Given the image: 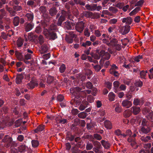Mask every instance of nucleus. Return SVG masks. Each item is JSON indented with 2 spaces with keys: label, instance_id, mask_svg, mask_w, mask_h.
I'll list each match as a JSON object with an SVG mask.
<instances>
[{
  "label": "nucleus",
  "instance_id": "58",
  "mask_svg": "<svg viewBox=\"0 0 153 153\" xmlns=\"http://www.w3.org/2000/svg\"><path fill=\"white\" fill-rule=\"evenodd\" d=\"M126 88V86L124 84L121 85L119 87V88L121 91H125Z\"/></svg>",
  "mask_w": 153,
  "mask_h": 153
},
{
  "label": "nucleus",
  "instance_id": "53",
  "mask_svg": "<svg viewBox=\"0 0 153 153\" xmlns=\"http://www.w3.org/2000/svg\"><path fill=\"white\" fill-rule=\"evenodd\" d=\"M50 56V53H48L46 54L43 55L42 56V58L45 59L47 60L49 59Z\"/></svg>",
  "mask_w": 153,
  "mask_h": 153
},
{
  "label": "nucleus",
  "instance_id": "49",
  "mask_svg": "<svg viewBox=\"0 0 153 153\" xmlns=\"http://www.w3.org/2000/svg\"><path fill=\"white\" fill-rule=\"evenodd\" d=\"M94 34L96 37H99L101 35L100 31L98 30H95L94 32Z\"/></svg>",
  "mask_w": 153,
  "mask_h": 153
},
{
  "label": "nucleus",
  "instance_id": "35",
  "mask_svg": "<svg viewBox=\"0 0 153 153\" xmlns=\"http://www.w3.org/2000/svg\"><path fill=\"white\" fill-rule=\"evenodd\" d=\"M45 126L43 125H41L39 126L35 130V131L37 133L38 131H42L44 129Z\"/></svg>",
  "mask_w": 153,
  "mask_h": 153
},
{
  "label": "nucleus",
  "instance_id": "45",
  "mask_svg": "<svg viewBox=\"0 0 153 153\" xmlns=\"http://www.w3.org/2000/svg\"><path fill=\"white\" fill-rule=\"evenodd\" d=\"M53 80V78L51 76H48L47 78V82L48 84H50L52 83Z\"/></svg>",
  "mask_w": 153,
  "mask_h": 153
},
{
  "label": "nucleus",
  "instance_id": "32",
  "mask_svg": "<svg viewBox=\"0 0 153 153\" xmlns=\"http://www.w3.org/2000/svg\"><path fill=\"white\" fill-rule=\"evenodd\" d=\"M31 142L32 145L33 147H36L39 146V143L38 141L36 140H33Z\"/></svg>",
  "mask_w": 153,
  "mask_h": 153
},
{
  "label": "nucleus",
  "instance_id": "34",
  "mask_svg": "<svg viewBox=\"0 0 153 153\" xmlns=\"http://www.w3.org/2000/svg\"><path fill=\"white\" fill-rule=\"evenodd\" d=\"M77 77L79 79H80L82 81L84 80L86 78L85 75L84 74H78Z\"/></svg>",
  "mask_w": 153,
  "mask_h": 153
},
{
  "label": "nucleus",
  "instance_id": "4",
  "mask_svg": "<svg viewBox=\"0 0 153 153\" xmlns=\"http://www.w3.org/2000/svg\"><path fill=\"white\" fill-rule=\"evenodd\" d=\"M15 55L17 59L20 61H23L24 59L23 55L22 54V50H15Z\"/></svg>",
  "mask_w": 153,
  "mask_h": 153
},
{
  "label": "nucleus",
  "instance_id": "40",
  "mask_svg": "<svg viewBox=\"0 0 153 153\" xmlns=\"http://www.w3.org/2000/svg\"><path fill=\"white\" fill-rule=\"evenodd\" d=\"M66 69V66L64 64H62L60 68H59V70L60 72L61 73H63L65 71Z\"/></svg>",
  "mask_w": 153,
  "mask_h": 153
},
{
  "label": "nucleus",
  "instance_id": "60",
  "mask_svg": "<svg viewBox=\"0 0 153 153\" xmlns=\"http://www.w3.org/2000/svg\"><path fill=\"white\" fill-rule=\"evenodd\" d=\"M143 3V0H140L135 4V6H139L142 5Z\"/></svg>",
  "mask_w": 153,
  "mask_h": 153
},
{
  "label": "nucleus",
  "instance_id": "64",
  "mask_svg": "<svg viewBox=\"0 0 153 153\" xmlns=\"http://www.w3.org/2000/svg\"><path fill=\"white\" fill-rule=\"evenodd\" d=\"M124 5V3H118L117 5V7L119 8L120 9H122Z\"/></svg>",
  "mask_w": 153,
  "mask_h": 153
},
{
  "label": "nucleus",
  "instance_id": "3",
  "mask_svg": "<svg viewBox=\"0 0 153 153\" xmlns=\"http://www.w3.org/2000/svg\"><path fill=\"white\" fill-rule=\"evenodd\" d=\"M84 28V23L82 21L78 22L76 25V30L79 33H82Z\"/></svg>",
  "mask_w": 153,
  "mask_h": 153
},
{
  "label": "nucleus",
  "instance_id": "57",
  "mask_svg": "<svg viewBox=\"0 0 153 153\" xmlns=\"http://www.w3.org/2000/svg\"><path fill=\"white\" fill-rule=\"evenodd\" d=\"M91 55L92 58H94L95 59H99L100 58V56L97 54H94L93 53L91 54Z\"/></svg>",
  "mask_w": 153,
  "mask_h": 153
},
{
  "label": "nucleus",
  "instance_id": "41",
  "mask_svg": "<svg viewBox=\"0 0 153 153\" xmlns=\"http://www.w3.org/2000/svg\"><path fill=\"white\" fill-rule=\"evenodd\" d=\"M93 147L92 144L88 142L87 143L86 146V149L87 150H90Z\"/></svg>",
  "mask_w": 153,
  "mask_h": 153
},
{
  "label": "nucleus",
  "instance_id": "48",
  "mask_svg": "<svg viewBox=\"0 0 153 153\" xmlns=\"http://www.w3.org/2000/svg\"><path fill=\"white\" fill-rule=\"evenodd\" d=\"M78 117L81 118H84L86 116V114L84 112H82L78 114Z\"/></svg>",
  "mask_w": 153,
  "mask_h": 153
},
{
  "label": "nucleus",
  "instance_id": "62",
  "mask_svg": "<svg viewBox=\"0 0 153 153\" xmlns=\"http://www.w3.org/2000/svg\"><path fill=\"white\" fill-rule=\"evenodd\" d=\"M42 30V29L40 26H38L36 27L35 31L37 33H40L41 32Z\"/></svg>",
  "mask_w": 153,
  "mask_h": 153
},
{
  "label": "nucleus",
  "instance_id": "10",
  "mask_svg": "<svg viewBox=\"0 0 153 153\" xmlns=\"http://www.w3.org/2000/svg\"><path fill=\"white\" fill-rule=\"evenodd\" d=\"M121 20L123 23H125L127 25H130L132 21V19L130 16L123 18Z\"/></svg>",
  "mask_w": 153,
  "mask_h": 153
},
{
  "label": "nucleus",
  "instance_id": "59",
  "mask_svg": "<svg viewBox=\"0 0 153 153\" xmlns=\"http://www.w3.org/2000/svg\"><path fill=\"white\" fill-rule=\"evenodd\" d=\"M144 147L147 149H149L151 146V143H146L144 145Z\"/></svg>",
  "mask_w": 153,
  "mask_h": 153
},
{
  "label": "nucleus",
  "instance_id": "38",
  "mask_svg": "<svg viewBox=\"0 0 153 153\" xmlns=\"http://www.w3.org/2000/svg\"><path fill=\"white\" fill-rule=\"evenodd\" d=\"M11 35H8V34H6L4 32H2L1 33V37L4 39H6L7 38V36H9V37H10Z\"/></svg>",
  "mask_w": 153,
  "mask_h": 153
},
{
  "label": "nucleus",
  "instance_id": "2",
  "mask_svg": "<svg viewBox=\"0 0 153 153\" xmlns=\"http://www.w3.org/2000/svg\"><path fill=\"white\" fill-rule=\"evenodd\" d=\"M23 48V51L26 52L25 55V58L26 60L30 59L32 57V54L33 53V52L29 48V46L27 44H25Z\"/></svg>",
  "mask_w": 153,
  "mask_h": 153
},
{
  "label": "nucleus",
  "instance_id": "17",
  "mask_svg": "<svg viewBox=\"0 0 153 153\" xmlns=\"http://www.w3.org/2000/svg\"><path fill=\"white\" fill-rule=\"evenodd\" d=\"M64 12H62V14L60 16L58 20L57 25L59 26H61L62 22L65 20V16L63 14Z\"/></svg>",
  "mask_w": 153,
  "mask_h": 153
},
{
  "label": "nucleus",
  "instance_id": "37",
  "mask_svg": "<svg viewBox=\"0 0 153 153\" xmlns=\"http://www.w3.org/2000/svg\"><path fill=\"white\" fill-rule=\"evenodd\" d=\"M19 23V19L18 17H15L13 20V24L16 26H18Z\"/></svg>",
  "mask_w": 153,
  "mask_h": 153
},
{
  "label": "nucleus",
  "instance_id": "20",
  "mask_svg": "<svg viewBox=\"0 0 153 153\" xmlns=\"http://www.w3.org/2000/svg\"><path fill=\"white\" fill-rule=\"evenodd\" d=\"M105 127L107 129H111L112 128V124L108 120H105L104 122Z\"/></svg>",
  "mask_w": 153,
  "mask_h": 153
},
{
  "label": "nucleus",
  "instance_id": "46",
  "mask_svg": "<svg viewBox=\"0 0 153 153\" xmlns=\"http://www.w3.org/2000/svg\"><path fill=\"white\" fill-rule=\"evenodd\" d=\"M143 56L142 55H138L135 57L134 58V61L137 62H138L140 61V60L143 58Z\"/></svg>",
  "mask_w": 153,
  "mask_h": 153
},
{
  "label": "nucleus",
  "instance_id": "25",
  "mask_svg": "<svg viewBox=\"0 0 153 153\" xmlns=\"http://www.w3.org/2000/svg\"><path fill=\"white\" fill-rule=\"evenodd\" d=\"M23 79V76L22 75H18L16 79V83L18 84H20Z\"/></svg>",
  "mask_w": 153,
  "mask_h": 153
},
{
  "label": "nucleus",
  "instance_id": "43",
  "mask_svg": "<svg viewBox=\"0 0 153 153\" xmlns=\"http://www.w3.org/2000/svg\"><path fill=\"white\" fill-rule=\"evenodd\" d=\"M84 35L87 37H88L90 35V33L88 28H86L84 31Z\"/></svg>",
  "mask_w": 153,
  "mask_h": 153
},
{
  "label": "nucleus",
  "instance_id": "12",
  "mask_svg": "<svg viewBox=\"0 0 153 153\" xmlns=\"http://www.w3.org/2000/svg\"><path fill=\"white\" fill-rule=\"evenodd\" d=\"M34 24L32 23H26L25 25V30L27 32H28L31 30L33 28Z\"/></svg>",
  "mask_w": 153,
  "mask_h": 153
},
{
  "label": "nucleus",
  "instance_id": "19",
  "mask_svg": "<svg viewBox=\"0 0 153 153\" xmlns=\"http://www.w3.org/2000/svg\"><path fill=\"white\" fill-rule=\"evenodd\" d=\"M82 104H81L79 107V109L81 111L84 110L85 108L87 107V105L88 104V102L86 101H83L82 102Z\"/></svg>",
  "mask_w": 153,
  "mask_h": 153
},
{
  "label": "nucleus",
  "instance_id": "21",
  "mask_svg": "<svg viewBox=\"0 0 153 153\" xmlns=\"http://www.w3.org/2000/svg\"><path fill=\"white\" fill-rule=\"evenodd\" d=\"M48 49V46L44 44L41 46V54L46 52Z\"/></svg>",
  "mask_w": 153,
  "mask_h": 153
},
{
  "label": "nucleus",
  "instance_id": "31",
  "mask_svg": "<svg viewBox=\"0 0 153 153\" xmlns=\"http://www.w3.org/2000/svg\"><path fill=\"white\" fill-rule=\"evenodd\" d=\"M147 71H142L140 72V77L141 78L145 79V77L146 75Z\"/></svg>",
  "mask_w": 153,
  "mask_h": 153
},
{
  "label": "nucleus",
  "instance_id": "14",
  "mask_svg": "<svg viewBox=\"0 0 153 153\" xmlns=\"http://www.w3.org/2000/svg\"><path fill=\"white\" fill-rule=\"evenodd\" d=\"M96 4H92L91 5L87 4L85 5V7L88 10L91 11L96 10Z\"/></svg>",
  "mask_w": 153,
  "mask_h": 153
},
{
  "label": "nucleus",
  "instance_id": "24",
  "mask_svg": "<svg viewBox=\"0 0 153 153\" xmlns=\"http://www.w3.org/2000/svg\"><path fill=\"white\" fill-rule=\"evenodd\" d=\"M150 131V128L147 126H143L141 129V131L144 134L148 133Z\"/></svg>",
  "mask_w": 153,
  "mask_h": 153
},
{
  "label": "nucleus",
  "instance_id": "1",
  "mask_svg": "<svg viewBox=\"0 0 153 153\" xmlns=\"http://www.w3.org/2000/svg\"><path fill=\"white\" fill-rule=\"evenodd\" d=\"M56 30V26L52 25L51 26L49 30L47 29H44V34L47 38L54 40L57 38L56 34L54 32V30Z\"/></svg>",
  "mask_w": 153,
  "mask_h": 153
},
{
  "label": "nucleus",
  "instance_id": "5",
  "mask_svg": "<svg viewBox=\"0 0 153 153\" xmlns=\"http://www.w3.org/2000/svg\"><path fill=\"white\" fill-rule=\"evenodd\" d=\"M24 42V40L21 38H19L17 40L15 50H21Z\"/></svg>",
  "mask_w": 153,
  "mask_h": 153
},
{
  "label": "nucleus",
  "instance_id": "7",
  "mask_svg": "<svg viewBox=\"0 0 153 153\" xmlns=\"http://www.w3.org/2000/svg\"><path fill=\"white\" fill-rule=\"evenodd\" d=\"M82 89L81 88L78 86H77L74 88H71L70 89V91L71 93L74 95L76 98H78L79 97L76 96V92H79Z\"/></svg>",
  "mask_w": 153,
  "mask_h": 153
},
{
  "label": "nucleus",
  "instance_id": "36",
  "mask_svg": "<svg viewBox=\"0 0 153 153\" xmlns=\"http://www.w3.org/2000/svg\"><path fill=\"white\" fill-rule=\"evenodd\" d=\"M126 117H128L130 116L131 114V112L128 110H127L124 111L123 114Z\"/></svg>",
  "mask_w": 153,
  "mask_h": 153
},
{
  "label": "nucleus",
  "instance_id": "42",
  "mask_svg": "<svg viewBox=\"0 0 153 153\" xmlns=\"http://www.w3.org/2000/svg\"><path fill=\"white\" fill-rule=\"evenodd\" d=\"M118 68V67L115 65L113 64L111 66V68L110 69L109 72L110 73H112L113 71L117 70Z\"/></svg>",
  "mask_w": 153,
  "mask_h": 153
},
{
  "label": "nucleus",
  "instance_id": "44",
  "mask_svg": "<svg viewBox=\"0 0 153 153\" xmlns=\"http://www.w3.org/2000/svg\"><path fill=\"white\" fill-rule=\"evenodd\" d=\"M91 45V42L89 41H87L85 42L82 43V45L85 47L89 46Z\"/></svg>",
  "mask_w": 153,
  "mask_h": 153
},
{
  "label": "nucleus",
  "instance_id": "55",
  "mask_svg": "<svg viewBox=\"0 0 153 153\" xmlns=\"http://www.w3.org/2000/svg\"><path fill=\"white\" fill-rule=\"evenodd\" d=\"M105 85L109 89H110L111 88L112 83L110 82H106L105 83Z\"/></svg>",
  "mask_w": 153,
  "mask_h": 153
},
{
  "label": "nucleus",
  "instance_id": "51",
  "mask_svg": "<svg viewBox=\"0 0 153 153\" xmlns=\"http://www.w3.org/2000/svg\"><path fill=\"white\" fill-rule=\"evenodd\" d=\"M94 137L98 140H100L102 138V137L98 134H94Z\"/></svg>",
  "mask_w": 153,
  "mask_h": 153
},
{
  "label": "nucleus",
  "instance_id": "50",
  "mask_svg": "<svg viewBox=\"0 0 153 153\" xmlns=\"http://www.w3.org/2000/svg\"><path fill=\"white\" fill-rule=\"evenodd\" d=\"M135 84L137 86L141 87L142 86L143 82L139 80L136 82Z\"/></svg>",
  "mask_w": 153,
  "mask_h": 153
},
{
  "label": "nucleus",
  "instance_id": "61",
  "mask_svg": "<svg viewBox=\"0 0 153 153\" xmlns=\"http://www.w3.org/2000/svg\"><path fill=\"white\" fill-rule=\"evenodd\" d=\"M133 103L135 105H138L139 104L140 100L137 98H135L134 100Z\"/></svg>",
  "mask_w": 153,
  "mask_h": 153
},
{
  "label": "nucleus",
  "instance_id": "23",
  "mask_svg": "<svg viewBox=\"0 0 153 153\" xmlns=\"http://www.w3.org/2000/svg\"><path fill=\"white\" fill-rule=\"evenodd\" d=\"M120 85V82L117 81L114 82L113 83L114 88V91L116 93L117 92V89H118Z\"/></svg>",
  "mask_w": 153,
  "mask_h": 153
},
{
  "label": "nucleus",
  "instance_id": "28",
  "mask_svg": "<svg viewBox=\"0 0 153 153\" xmlns=\"http://www.w3.org/2000/svg\"><path fill=\"white\" fill-rule=\"evenodd\" d=\"M140 10V8L137 7L131 11L129 14L130 16H132L136 14Z\"/></svg>",
  "mask_w": 153,
  "mask_h": 153
},
{
  "label": "nucleus",
  "instance_id": "27",
  "mask_svg": "<svg viewBox=\"0 0 153 153\" xmlns=\"http://www.w3.org/2000/svg\"><path fill=\"white\" fill-rule=\"evenodd\" d=\"M115 134L121 138L122 137H125L126 136V134L122 133L119 129H117L115 131Z\"/></svg>",
  "mask_w": 153,
  "mask_h": 153
},
{
  "label": "nucleus",
  "instance_id": "26",
  "mask_svg": "<svg viewBox=\"0 0 153 153\" xmlns=\"http://www.w3.org/2000/svg\"><path fill=\"white\" fill-rule=\"evenodd\" d=\"M102 146L106 149H108L110 147L109 144L107 141L104 140H102L101 141Z\"/></svg>",
  "mask_w": 153,
  "mask_h": 153
},
{
  "label": "nucleus",
  "instance_id": "11",
  "mask_svg": "<svg viewBox=\"0 0 153 153\" xmlns=\"http://www.w3.org/2000/svg\"><path fill=\"white\" fill-rule=\"evenodd\" d=\"M122 104L123 107H126L127 108L130 107L132 105L131 102L127 100H124L123 101Z\"/></svg>",
  "mask_w": 153,
  "mask_h": 153
},
{
  "label": "nucleus",
  "instance_id": "6",
  "mask_svg": "<svg viewBox=\"0 0 153 153\" xmlns=\"http://www.w3.org/2000/svg\"><path fill=\"white\" fill-rule=\"evenodd\" d=\"M130 30V26L128 25H125L121 27L120 31L123 35H124L128 33Z\"/></svg>",
  "mask_w": 153,
  "mask_h": 153
},
{
  "label": "nucleus",
  "instance_id": "54",
  "mask_svg": "<svg viewBox=\"0 0 153 153\" xmlns=\"http://www.w3.org/2000/svg\"><path fill=\"white\" fill-rule=\"evenodd\" d=\"M110 55L108 52H106L104 56H103L102 58L103 59H108L110 58Z\"/></svg>",
  "mask_w": 153,
  "mask_h": 153
},
{
  "label": "nucleus",
  "instance_id": "39",
  "mask_svg": "<svg viewBox=\"0 0 153 153\" xmlns=\"http://www.w3.org/2000/svg\"><path fill=\"white\" fill-rule=\"evenodd\" d=\"M151 139V137L149 136H147L146 137L142 136L141 137V140L143 141L144 142H148Z\"/></svg>",
  "mask_w": 153,
  "mask_h": 153
},
{
  "label": "nucleus",
  "instance_id": "63",
  "mask_svg": "<svg viewBox=\"0 0 153 153\" xmlns=\"http://www.w3.org/2000/svg\"><path fill=\"white\" fill-rule=\"evenodd\" d=\"M64 97L63 95H59L57 97L58 100L60 101H61L63 100Z\"/></svg>",
  "mask_w": 153,
  "mask_h": 153
},
{
  "label": "nucleus",
  "instance_id": "30",
  "mask_svg": "<svg viewBox=\"0 0 153 153\" xmlns=\"http://www.w3.org/2000/svg\"><path fill=\"white\" fill-rule=\"evenodd\" d=\"M41 82L39 83V85L42 88H44L45 87V85L44 84L45 82V78H44L43 77L40 78Z\"/></svg>",
  "mask_w": 153,
  "mask_h": 153
},
{
  "label": "nucleus",
  "instance_id": "52",
  "mask_svg": "<svg viewBox=\"0 0 153 153\" xmlns=\"http://www.w3.org/2000/svg\"><path fill=\"white\" fill-rule=\"evenodd\" d=\"M92 65L94 66V68L95 69V71H99L101 68V66L99 65H93V64Z\"/></svg>",
  "mask_w": 153,
  "mask_h": 153
},
{
  "label": "nucleus",
  "instance_id": "15",
  "mask_svg": "<svg viewBox=\"0 0 153 153\" xmlns=\"http://www.w3.org/2000/svg\"><path fill=\"white\" fill-rule=\"evenodd\" d=\"M25 16L27 18V20L30 22L32 21L34 17L33 13L31 12L27 13Z\"/></svg>",
  "mask_w": 153,
  "mask_h": 153
},
{
  "label": "nucleus",
  "instance_id": "9",
  "mask_svg": "<svg viewBox=\"0 0 153 153\" xmlns=\"http://www.w3.org/2000/svg\"><path fill=\"white\" fill-rule=\"evenodd\" d=\"M12 139L8 135H6L4 139L3 140V141L6 142L7 143V145L6 146V147H8L10 145V143L11 142Z\"/></svg>",
  "mask_w": 153,
  "mask_h": 153
},
{
  "label": "nucleus",
  "instance_id": "47",
  "mask_svg": "<svg viewBox=\"0 0 153 153\" xmlns=\"http://www.w3.org/2000/svg\"><path fill=\"white\" fill-rule=\"evenodd\" d=\"M87 100L88 101L91 103L94 102V98L91 95H89L87 97Z\"/></svg>",
  "mask_w": 153,
  "mask_h": 153
},
{
  "label": "nucleus",
  "instance_id": "29",
  "mask_svg": "<svg viewBox=\"0 0 153 153\" xmlns=\"http://www.w3.org/2000/svg\"><path fill=\"white\" fill-rule=\"evenodd\" d=\"M108 97L109 100L111 101H113L114 100L115 95L112 92H110L109 93Z\"/></svg>",
  "mask_w": 153,
  "mask_h": 153
},
{
  "label": "nucleus",
  "instance_id": "56",
  "mask_svg": "<svg viewBox=\"0 0 153 153\" xmlns=\"http://www.w3.org/2000/svg\"><path fill=\"white\" fill-rule=\"evenodd\" d=\"M117 21V20L116 19H111L109 21V22L111 24H115L116 23Z\"/></svg>",
  "mask_w": 153,
  "mask_h": 153
},
{
  "label": "nucleus",
  "instance_id": "33",
  "mask_svg": "<svg viewBox=\"0 0 153 153\" xmlns=\"http://www.w3.org/2000/svg\"><path fill=\"white\" fill-rule=\"evenodd\" d=\"M57 12V10L54 7H53L49 11V13L51 16H53L55 15Z\"/></svg>",
  "mask_w": 153,
  "mask_h": 153
},
{
  "label": "nucleus",
  "instance_id": "8",
  "mask_svg": "<svg viewBox=\"0 0 153 153\" xmlns=\"http://www.w3.org/2000/svg\"><path fill=\"white\" fill-rule=\"evenodd\" d=\"M37 82L36 79H33L30 82L27 84V86L29 88H33L35 86H37L38 85V83Z\"/></svg>",
  "mask_w": 153,
  "mask_h": 153
},
{
  "label": "nucleus",
  "instance_id": "18",
  "mask_svg": "<svg viewBox=\"0 0 153 153\" xmlns=\"http://www.w3.org/2000/svg\"><path fill=\"white\" fill-rule=\"evenodd\" d=\"M72 23L68 21L65 22L64 24V26L65 28L68 30L72 29Z\"/></svg>",
  "mask_w": 153,
  "mask_h": 153
},
{
  "label": "nucleus",
  "instance_id": "13",
  "mask_svg": "<svg viewBox=\"0 0 153 153\" xmlns=\"http://www.w3.org/2000/svg\"><path fill=\"white\" fill-rule=\"evenodd\" d=\"M140 110L139 107L136 106L132 107L131 108V111L134 114H138L140 111Z\"/></svg>",
  "mask_w": 153,
  "mask_h": 153
},
{
  "label": "nucleus",
  "instance_id": "16",
  "mask_svg": "<svg viewBox=\"0 0 153 153\" xmlns=\"http://www.w3.org/2000/svg\"><path fill=\"white\" fill-rule=\"evenodd\" d=\"M113 106L115 107L114 110L116 112L120 113L121 111L122 108L119 103H116Z\"/></svg>",
  "mask_w": 153,
  "mask_h": 153
},
{
  "label": "nucleus",
  "instance_id": "22",
  "mask_svg": "<svg viewBox=\"0 0 153 153\" xmlns=\"http://www.w3.org/2000/svg\"><path fill=\"white\" fill-rule=\"evenodd\" d=\"M27 149V147L24 144H22L18 147L19 151L20 152L25 151Z\"/></svg>",
  "mask_w": 153,
  "mask_h": 153
}]
</instances>
